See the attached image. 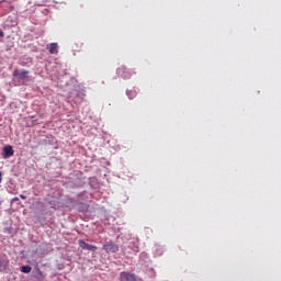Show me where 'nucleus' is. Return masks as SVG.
Instances as JSON below:
<instances>
[{"mask_svg": "<svg viewBox=\"0 0 281 281\" xmlns=\"http://www.w3.org/2000/svg\"><path fill=\"white\" fill-rule=\"evenodd\" d=\"M8 267V261L0 259V271H3Z\"/></svg>", "mask_w": 281, "mask_h": 281, "instance_id": "nucleus-10", "label": "nucleus"}, {"mask_svg": "<svg viewBox=\"0 0 281 281\" xmlns=\"http://www.w3.org/2000/svg\"><path fill=\"white\" fill-rule=\"evenodd\" d=\"M20 271H21L22 273H31V272H32V267H30V266H22V267L20 268Z\"/></svg>", "mask_w": 281, "mask_h": 281, "instance_id": "nucleus-8", "label": "nucleus"}, {"mask_svg": "<svg viewBox=\"0 0 281 281\" xmlns=\"http://www.w3.org/2000/svg\"><path fill=\"white\" fill-rule=\"evenodd\" d=\"M78 245L81 249H87V251H98V246L87 244L85 240L79 239Z\"/></svg>", "mask_w": 281, "mask_h": 281, "instance_id": "nucleus-4", "label": "nucleus"}, {"mask_svg": "<svg viewBox=\"0 0 281 281\" xmlns=\"http://www.w3.org/2000/svg\"><path fill=\"white\" fill-rule=\"evenodd\" d=\"M29 74H30V71H27V70H22V71L14 70L13 76L15 78H19V80H27Z\"/></svg>", "mask_w": 281, "mask_h": 281, "instance_id": "nucleus-6", "label": "nucleus"}, {"mask_svg": "<svg viewBox=\"0 0 281 281\" xmlns=\"http://www.w3.org/2000/svg\"><path fill=\"white\" fill-rule=\"evenodd\" d=\"M117 75L121 76V78H124L125 80L131 78V72L125 66H121L116 70Z\"/></svg>", "mask_w": 281, "mask_h": 281, "instance_id": "nucleus-5", "label": "nucleus"}, {"mask_svg": "<svg viewBox=\"0 0 281 281\" xmlns=\"http://www.w3.org/2000/svg\"><path fill=\"white\" fill-rule=\"evenodd\" d=\"M14 156V149L11 145H5L2 149L3 159H10V157Z\"/></svg>", "mask_w": 281, "mask_h": 281, "instance_id": "nucleus-3", "label": "nucleus"}, {"mask_svg": "<svg viewBox=\"0 0 281 281\" xmlns=\"http://www.w3.org/2000/svg\"><path fill=\"white\" fill-rule=\"evenodd\" d=\"M49 54H58V43H52L48 48Z\"/></svg>", "mask_w": 281, "mask_h": 281, "instance_id": "nucleus-7", "label": "nucleus"}, {"mask_svg": "<svg viewBox=\"0 0 281 281\" xmlns=\"http://www.w3.org/2000/svg\"><path fill=\"white\" fill-rule=\"evenodd\" d=\"M120 281H137L135 273L123 271L120 273Z\"/></svg>", "mask_w": 281, "mask_h": 281, "instance_id": "nucleus-2", "label": "nucleus"}, {"mask_svg": "<svg viewBox=\"0 0 281 281\" xmlns=\"http://www.w3.org/2000/svg\"><path fill=\"white\" fill-rule=\"evenodd\" d=\"M13 201H19V198H14Z\"/></svg>", "mask_w": 281, "mask_h": 281, "instance_id": "nucleus-14", "label": "nucleus"}, {"mask_svg": "<svg viewBox=\"0 0 281 281\" xmlns=\"http://www.w3.org/2000/svg\"><path fill=\"white\" fill-rule=\"evenodd\" d=\"M38 273H40V276H43V272H41V270H38Z\"/></svg>", "mask_w": 281, "mask_h": 281, "instance_id": "nucleus-15", "label": "nucleus"}, {"mask_svg": "<svg viewBox=\"0 0 281 281\" xmlns=\"http://www.w3.org/2000/svg\"><path fill=\"white\" fill-rule=\"evenodd\" d=\"M1 181H2V176H1V172H0V183H1Z\"/></svg>", "mask_w": 281, "mask_h": 281, "instance_id": "nucleus-13", "label": "nucleus"}, {"mask_svg": "<svg viewBox=\"0 0 281 281\" xmlns=\"http://www.w3.org/2000/svg\"><path fill=\"white\" fill-rule=\"evenodd\" d=\"M126 95L130 100H133L135 98V95H137V93L133 90H127Z\"/></svg>", "mask_w": 281, "mask_h": 281, "instance_id": "nucleus-9", "label": "nucleus"}, {"mask_svg": "<svg viewBox=\"0 0 281 281\" xmlns=\"http://www.w3.org/2000/svg\"><path fill=\"white\" fill-rule=\"evenodd\" d=\"M5 36V34L3 33V31L0 30V38H3Z\"/></svg>", "mask_w": 281, "mask_h": 281, "instance_id": "nucleus-11", "label": "nucleus"}, {"mask_svg": "<svg viewBox=\"0 0 281 281\" xmlns=\"http://www.w3.org/2000/svg\"><path fill=\"white\" fill-rule=\"evenodd\" d=\"M20 199H22L23 201H25V199H27V196L20 194Z\"/></svg>", "mask_w": 281, "mask_h": 281, "instance_id": "nucleus-12", "label": "nucleus"}, {"mask_svg": "<svg viewBox=\"0 0 281 281\" xmlns=\"http://www.w3.org/2000/svg\"><path fill=\"white\" fill-rule=\"evenodd\" d=\"M103 249H104V251H106V254H117V251H120V246H117L113 241H106L103 245Z\"/></svg>", "mask_w": 281, "mask_h": 281, "instance_id": "nucleus-1", "label": "nucleus"}]
</instances>
